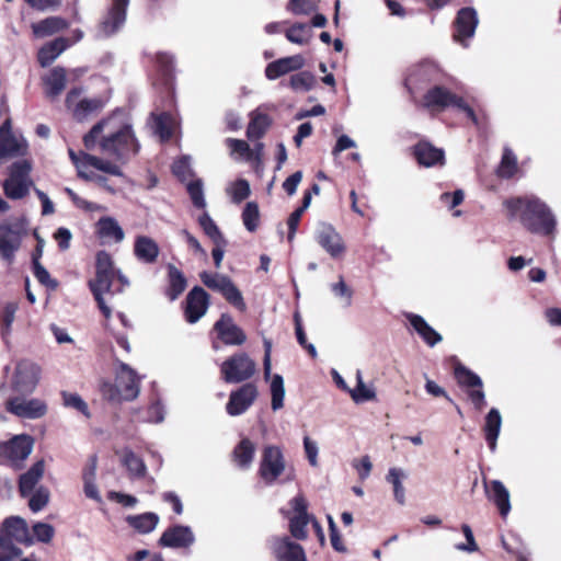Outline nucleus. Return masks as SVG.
<instances>
[{"instance_id":"a211bd4d","label":"nucleus","mask_w":561,"mask_h":561,"mask_svg":"<svg viewBox=\"0 0 561 561\" xmlns=\"http://www.w3.org/2000/svg\"><path fill=\"white\" fill-rule=\"evenodd\" d=\"M256 397L257 390L255 386L251 383L243 385L237 391L230 393L226 407L227 413L231 416L244 413L252 405Z\"/></svg>"},{"instance_id":"09e8293b","label":"nucleus","mask_w":561,"mask_h":561,"mask_svg":"<svg viewBox=\"0 0 561 561\" xmlns=\"http://www.w3.org/2000/svg\"><path fill=\"white\" fill-rule=\"evenodd\" d=\"M13 539L0 531V561H14L22 556L23 551Z\"/></svg>"},{"instance_id":"58836bf2","label":"nucleus","mask_w":561,"mask_h":561,"mask_svg":"<svg viewBox=\"0 0 561 561\" xmlns=\"http://www.w3.org/2000/svg\"><path fill=\"white\" fill-rule=\"evenodd\" d=\"M408 478V473L402 468L392 467L388 470L386 481L392 485L394 500L403 505L405 503V490L403 480Z\"/></svg>"},{"instance_id":"7c9ffc66","label":"nucleus","mask_w":561,"mask_h":561,"mask_svg":"<svg viewBox=\"0 0 561 561\" xmlns=\"http://www.w3.org/2000/svg\"><path fill=\"white\" fill-rule=\"evenodd\" d=\"M98 236L107 243H119L125 233L119 224L113 217H102L96 222Z\"/></svg>"},{"instance_id":"69168bd1","label":"nucleus","mask_w":561,"mask_h":561,"mask_svg":"<svg viewBox=\"0 0 561 561\" xmlns=\"http://www.w3.org/2000/svg\"><path fill=\"white\" fill-rule=\"evenodd\" d=\"M62 399H64V404L66 407L73 408L87 416L89 415L88 405L79 394L64 392Z\"/></svg>"},{"instance_id":"f8f14e48","label":"nucleus","mask_w":561,"mask_h":561,"mask_svg":"<svg viewBox=\"0 0 561 561\" xmlns=\"http://www.w3.org/2000/svg\"><path fill=\"white\" fill-rule=\"evenodd\" d=\"M41 368L37 364L23 359L16 364L12 387L20 393H32L39 381Z\"/></svg>"},{"instance_id":"aec40b11","label":"nucleus","mask_w":561,"mask_h":561,"mask_svg":"<svg viewBox=\"0 0 561 561\" xmlns=\"http://www.w3.org/2000/svg\"><path fill=\"white\" fill-rule=\"evenodd\" d=\"M477 25L478 16L477 12L472 8H463L459 10L455 21V41L460 43L463 47H467V39L474 35Z\"/></svg>"},{"instance_id":"5701e85b","label":"nucleus","mask_w":561,"mask_h":561,"mask_svg":"<svg viewBox=\"0 0 561 561\" xmlns=\"http://www.w3.org/2000/svg\"><path fill=\"white\" fill-rule=\"evenodd\" d=\"M115 273L95 272V278L89 282V287L98 302L103 316L108 319L112 316L111 308L106 305L103 295L111 293L112 282Z\"/></svg>"},{"instance_id":"864d4df0","label":"nucleus","mask_w":561,"mask_h":561,"mask_svg":"<svg viewBox=\"0 0 561 561\" xmlns=\"http://www.w3.org/2000/svg\"><path fill=\"white\" fill-rule=\"evenodd\" d=\"M517 171V159L511 149H504L501 163L497 168V175L510 179Z\"/></svg>"},{"instance_id":"4d7b16f0","label":"nucleus","mask_w":561,"mask_h":561,"mask_svg":"<svg viewBox=\"0 0 561 561\" xmlns=\"http://www.w3.org/2000/svg\"><path fill=\"white\" fill-rule=\"evenodd\" d=\"M34 542L49 543L55 536V528L47 523L37 522L32 527Z\"/></svg>"},{"instance_id":"4c0bfd02","label":"nucleus","mask_w":561,"mask_h":561,"mask_svg":"<svg viewBox=\"0 0 561 561\" xmlns=\"http://www.w3.org/2000/svg\"><path fill=\"white\" fill-rule=\"evenodd\" d=\"M408 319L413 329L430 346H434L442 341V335L428 325L421 316L409 314Z\"/></svg>"},{"instance_id":"de8ad7c7","label":"nucleus","mask_w":561,"mask_h":561,"mask_svg":"<svg viewBox=\"0 0 561 561\" xmlns=\"http://www.w3.org/2000/svg\"><path fill=\"white\" fill-rule=\"evenodd\" d=\"M316 83V78L310 71H300L289 78V87L295 92H308Z\"/></svg>"},{"instance_id":"1a4fd4ad","label":"nucleus","mask_w":561,"mask_h":561,"mask_svg":"<svg viewBox=\"0 0 561 561\" xmlns=\"http://www.w3.org/2000/svg\"><path fill=\"white\" fill-rule=\"evenodd\" d=\"M256 370L254 360L245 353H237L220 365L222 379L228 383H239L250 379Z\"/></svg>"},{"instance_id":"423d86ee","label":"nucleus","mask_w":561,"mask_h":561,"mask_svg":"<svg viewBox=\"0 0 561 561\" xmlns=\"http://www.w3.org/2000/svg\"><path fill=\"white\" fill-rule=\"evenodd\" d=\"M32 164L27 160H21L12 163L9 169V176L3 182V191L10 199H21L25 197L33 182L30 173Z\"/></svg>"},{"instance_id":"79ce46f5","label":"nucleus","mask_w":561,"mask_h":561,"mask_svg":"<svg viewBox=\"0 0 561 561\" xmlns=\"http://www.w3.org/2000/svg\"><path fill=\"white\" fill-rule=\"evenodd\" d=\"M330 290L341 307L348 308L353 304V289L346 284L343 276H339L337 282L330 284Z\"/></svg>"},{"instance_id":"412c9836","label":"nucleus","mask_w":561,"mask_h":561,"mask_svg":"<svg viewBox=\"0 0 561 561\" xmlns=\"http://www.w3.org/2000/svg\"><path fill=\"white\" fill-rule=\"evenodd\" d=\"M26 152L24 139L16 138L11 133V122L7 119L0 127V158H13Z\"/></svg>"},{"instance_id":"a18cd8bd","label":"nucleus","mask_w":561,"mask_h":561,"mask_svg":"<svg viewBox=\"0 0 561 561\" xmlns=\"http://www.w3.org/2000/svg\"><path fill=\"white\" fill-rule=\"evenodd\" d=\"M176 127L175 118L168 113H162L154 119V131L160 136L161 140L170 139Z\"/></svg>"},{"instance_id":"6ab92c4d","label":"nucleus","mask_w":561,"mask_h":561,"mask_svg":"<svg viewBox=\"0 0 561 561\" xmlns=\"http://www.w3.org/2000/svg\"><path fill=\"white\" fill-rule=\"evenodd\" d=\"M209 295L202 287H194L186 296L185 319L190 323L197 322L207 311Z\"/></svg>"},{"instance_id":"6e6d98bb","label":"nucleus","mask_w":561,"mask_h":561,"mask_svg":"<svg viewBox=\"0 0 561 561\" xmlns=\"http://www.w3.org/2000/svg\"><path fill=\"white\" fill-rule=\"evenodd\" d=\"M85 159L89 163V170H94L95 172L103 171L112 175H122L119 167L110 161H105L95 156L87 157Z\"/></svg>"},{"instance_id":"ddd939ff","label":"nucleus","mask_w":561,"mask_h":561,"mask_svg":"<svg viewBox=\"0 0 561 561\" xmlns=\"http://www.w3.org/2000/svg\"><path fill=\"white\" fill-rule=\"evenodd\" d=\"M33 450V439L27 435H19L10 442L0 444V458L8 460L12 466L19 467Z\"/></svg>"},{"instance_id":"bb28decb","label":"nucleus","mask_w":561,"mask_h":561,"mask_svg":"<svg viewBox=\"0 0 561 561\" xmlns=\"http://www.w3.org/2000/svg\"><path fill=\"white\" fill-rule=\"evenodd\" d=\"M486 497L493 502L502 517H506L511 511L510 492L500 480L483 481Z\"/></svg>"},{"instance_id":"6e6552de","label":"nucleus","mask_w":561,"mask_h":561,"mask_svg":"<svg viewBox=\"0 0 561 561\" xmlns=\"http://www.w3.org/2000/svg\"><path fill=\"white\" fill-rule=\"evenodd\" d=\"M290 511L282 510V514L289 520V533L297 540L308 537L307 526L312 523L314 516L307 512L308 503L302 494H298L289 501Z\"/></svg>"},{"instance_id":"b1692460","label":"nucleus","mask_w":561,"mask_h":561,"mask_svg":"<svg viewBox=\"0 0 561 561\" xmlns=\"http://www.w3.org/2000/svg\"><path fill=\"white\" fill-rule=\"evenodd\" d=\"M195 542V535L191 527L176 525L168 528L161 536L159 543L169 548H190Z\"/></svg>"},{"instance_id":"a878e982","label":"nucleus","mask_w":561,"mask_h":561,"mask_svg":"<svg viewBox=\"0 0 561 561\" xmlns=\"http://www.w3.org/2000/svg\"><path fill=\"white\" fill-rule=\"evenodd\" d=\"M306 60L301 55L283 57L270 62L265 68V76L268 80H276L291 71L304 68Z\"/></svg>"},{"instance_id":"9d476101","label":"nucleus","mask_w":561,"mask_h":561,"mask_svg":"<svg viewBox=\"0 0 561 561\" xmlns=\"http://www.w3.org/2000/svg\"><path fill=\"white\" fill-rule=\"evenodd\" d=\"M285 469L286 462L282 449L274 445L265 446L259 468V473L264 482L273 484Z\"/></svg>"},{"instance_id":"5fc2aeb1","label":"nucleus","mask_w":561,"mask_h":561,"mask_svg":"<svg viewBox=\"0 0 561 561\" xmlns=\"http://www.w3.org/2000/svg\"><path fill=\"white\" fill-rule=\"evenodd\" d=\"M455 376L458 382L468 389L482 388L481 378L463 366L456 367Z\"/></svg>"},{"instance_id":"680f3d73","label":"nucleus","mask_w":561,"mask_h":561,"mask_svg":"<svg viewBox=\"0 0 561 561\" xmlns=\"http://www.w3.org/2000/svg\"><path fill=\"white\" fill-rule=\"evenodd\" d=\"M461 530L463 533V536L466 538V543H458L455 546V548L459 551H463L467 553L477 552L479 550V546L474 539L473 531L471 527L467 524H463L461 526Z\"/></svg>"},{"instance_id":"4be33fe9","label":"nucleus","mask_w":561,"mask_h":561,"mask_svg":"<svg viewBox=\"0 0 561 561\" xmlns=\"http://www.w3.org/2000/svg\"><path fill=\"white\" fill-rule=\"evenodd\" d=\"M4 536L13 539L16 543L31 547L34 538L30 534L27 523L19 516H11L3 520L0 530Z\"/></svg>"},{"instance_id":"c756f323","label":"nucleus","mask_w":561,"mask_h":561,"mask_svg":"<svg viewBox=\"0 0 561 561\" xmlns=\"http://www.w3.org/2000/svg\"><path fill=\"white\" fill-rule=\"evenodd\" d=\"M414 156L419 163L426 168L442 165L445 160L444 151L427 141H421L414 147Z\"/></svg>"},{"instance_id":"f704fd0d","label":"nucleus","mask_w":561,"mask_h":561,"mask_svg":"<svg viewBox=\"0 0 561 561\" xmlns=\"http://www.w3.org/2000/svg\"><path fill=\"white\" fill-rule=\"evenodd\" d=\"M272 124L271 117L259 108L250 113V123L247 128V136L250 140H256L264 136Z\"/></svg>"},{"instance_id":"7ed1b4c3","label":"nucleus","mask_w":561,"mask_h":561,"mask_svg":"<svg viewBox=\"0 0 561 561\" xmlns=\"http://www.w3.org/2000/svg\"><path fill=\"white\" fill-rule=\"evenodd\" d=\"M101 391L111 401L135 400L140 391V377L127 364L119 363L115 383L104 382Z\"/></svg>"},{"instance_id":"2eb2a0df","label":"nucleus","mask_w":561,"mask_h":561,"mask_svg":"<svg viewBox=\"0 0 561 561\" xmlns=\"http://www.w3.org/2000/svg\"><path fill=\"white\" fill-rule=\"evenodd\" d=\"M7 409L19 417L30 420L43 417L47 413L46 402L38 398H11L7 402Z\"/></svg>"},{"instance_id":"338daca9","label":"nucleus","mask_w":561,"mask_h":561,"mask_svg":"<svg viewBox=\"0 0 561 561\" xmlns=\"http://www.w3.org/2000/svg\"><path fill=\"white\" fill-rule=\"evenodd\" d=\"M33 267H34V275L41 284L49 286L51 288H55L57 286V283L50 278L49 273L39 263L37 257H33Z\"/></svg>"},{"instance_id":"a19ab883","label":"nucleus","mask_w":561,"mask_h":561,"mask_svg":"<svg viewBox=\"0 0 561 561\" xmlns=\"http://www.w3.org/2000/svg\"><path fill=\"white\" fill-rule=\"evenodd\" d=\"M168 277L169 287L167 289V296L173 301L185 290L186 278L183 273L172 264L168 266Z\"/></svg>"},{"instance_id":"e2e57ef3","label":"nucleus","mask_w":561,"mask_h":561,"mask_svg":"<svg viewBox=\"0 0 561 561\" xmlns=\"http://www.w3.org/2000/svg\"><path fill=\"white\" fill-rule=\"evenodd\" d=\"M172 171L182 181L190 179L192 175L191 158L184 156L176 160L172 165Z\"/></svg>"},{"instance_id":"603ef678","label":"nucleus","mask_w":561,"mask_h":561,"mask_svg":"<svg viewBox=\"0 0 561 561\" xmlns=\"http://www.w3.org/2000/svg\"><path fill=\"white\" fill-rule=\"evenodd\" d=\"M285 35L290 43L305 45L309 43L311 32L307 24L296 23L286 31Z\"/></svg>"},{"instance_id":"473e14b6","label":"nucleus","mask_w":561,"mask_h":561,"mask_svg":"<svg viewBox=\"0 0 561 561\" xmlns=\"http://www.w3.org/2000/svg\"><path fill=\"white\" fill-rule=\"evenodd\" d=\"M45 463L43 460L36 461L25 473L20 477V493L22 496H28L35 491L36 484L43 478Z\"/></svg>"},{"instance_id":"0e129e2a","label":"nucleus","mask_w":561,"mask_h":561,"mask_svg":"<svg viewBox=\"0 0 561 561\" xmlns=\"http://www.w3.org/2000/svg\"><path fill=\"white\" fill-rule=\"evenodd\" d=\"M187 191L191 196V199L194 206L198 208H204L206 206V202L204 198L203 184L199 180L193 181L187 184Z\"/></svg>"},{"instance_id":"f3484780","label":"nucleus","mask_w":561,"mask_h":561,"mask_svg":"<svg viewBox=\"0 0 561 561\" xmlns=\"http://www.w3.org/2000/svg\"><path fill=\"white\" fill-rule=\"evenodd\" d=\"M316 240L333 259L341 257L345 244L341 234L330 225L322 224L316 232Z\"/></svg>"},{"instance_id":"0eeeda50","label":"nucleus","mask_w":561,"mask_h":561,"mask_svg":"<svg viewBox=\"0 0 561 561\" xmlns=\"http://www.w3.org/2000/svg\"><path fill=\"white\" fill-rule=\"evenodd\" d=\"M202 283L209 289L220 293L225 299L240 311L247 309L243 296L233 282L227 275L219 273L202 272Z\"/></svg>"},{"instance_id":"39448f33","label":"nucleus","mask_w":561,"mask_h":561,"mask_svg":"<svg viewBox=\"0 0 561 561\" xmlns=\"http://www.w3.org/2000/svg\"><path fill=\"white\" fill-rule=\"evenodd\" d=\"M27 226L28 221L24 217L12 224L0 225V259L7 264L13 263L22 239L27 233Z\"/></svg>"},{"instance_id":"e433bc0d","label":"nucleus","mask_w":561,"mask_h":561,"mask_svg":"<svg viewBox=\"0 0 561 561\" xmlns=\"http://www.w3.org/2000/svg\"><path fill=\"white\" fill-rule=\"evenodd\" d=\"M502 426V416L497 409L492 408L485 416L484 434L491 451L496 449V440Z\"/></svg>"},{"instance_id":"3c124183","label":"nucleus","mask_w":561,"mask_h":561,"mask_svg":"<svg viewBox=\"0 0 561 561\" xmlns=\"http://www.w3.org/2000/svg\"><path fill=\"white\" fill-rule=\"evenodd\" d=\"M226 192L234 204H240L251 194L250 184L243 179L230 183L226 188Z\"/></svg>"},{"instance_id":"72a5a7b5","label":"nucleus","mask_w":561,"mask_h":561,"mask_svg":"<svg viewBox=\"0 0 561 561\" xmlns=\"http://www.w3.org/2000/svg\"><path fill=\"white\" fill-rule=\"evenodd\" d=\"M67 73L65 68H53L43 79L45 84V93L48 98H57L65 89Z\"/></svg>"},{"instance_id":"f03ea898","label":"nucleus","mask_w":561,"mask_h":561,"mask_svg":"<svg viewBox=\"0 0 561 561\" xmlns=\"http://www.w3.org/2000/svg\"><path fill=\"white\" fill-rule=\"evenodd\" d=\"M510 219L518 218L533 233L552 236L557 220L550 208L537 197H513L503 203Z\"/></svg>"},{"instance_id":"13d9d810","label":"nucleus","mask_w":561,"mask_h":561,"mask_svg":"<svg viewBox=\"0 0 561 561\" xmlns=\"http://www.w3.org/2000/svg\"><path fill=\"white\" fill-rule=\"evenodd\" d=\"M30 495L28 506L34 513L42 511L48 504L49 491L44 486L37 488Z\"/></svg>"},{"instance_id":"393cba45","label":"nucleus","mask_w":561,"mask_h":561,"mask_svg":"<svg viewBox=\"0 0 561 561\" xmlns=\"http://www.w3.org/2000/svg\"><path fill=\"white\" fill-rule=\"evenodd\" d=\"M219 339L227 345H241L245 342L244 332L233 322L232 318L224 313L215 323Z\"/></svg>"},{"instance_id":"4468645a","label":"nucleus","mask_w":561,"mask_h":561,"mask_svg":"<svg viewBox=\"0 0 561 561\" xmlns=\"http://www.w3.org/2000/svg\"><path fill=\"white\" fill-rule=\"evenodd\" d=\"M81 89H72L66 98V105L78 121L85 119L89 115L99 112L105 105L101 98L81 99Z\"/></svg>"},{"instance_id":"774afa93","label":"nucleus","mask_w":561,"mask_h":561,"mask_svg":"<svg viewBox=\"0 0 561 561\" xmlns=\"http://www.w3.org/2000/svg\"><path fill=\"white\" fill-rule=\"evenodd\" d=\"M352 467L357 471L360 480H366L371 472L373 463L369 456H363L359 459H354Z\"/></svg>"},{"instance_id":"2f4dec72","label":"nucleus","mask_w":561,"mask_h":561,"mask_svg":"<svg viewBox=\"0 0 561 561\" xmlns=\"http://www.w3.org/2000/svg\"><path fill=\"white\" fill-rule=\"evenodd\" d=\"M71 46L69 38L58 37L47 44H45L38 50V62L42 67H47L54 62V60L60 56L68 47Z\"/></svg>"},{"instance_id":"c85d7f7f","label":"nucleus","mask_w":561,"mask_h":561,"mask_svg":"<svg viewBox=\"0 0 561 561\" xmlns=\"http://www.w3.org/2000/svg\"><path fill=\"white\" fill-rule=\"evenodd\" d=\"M263 367H264V378L266 380L271 378V394H272L271 405L274 411H277V410L282 409L284 405V398H285L284 379L278 374L271 376L272 363H271V356H268V354H264Z\"/></svg>"},{"instance_id":"37998d69","label":"nucleus","mask_w":561,"mask_h":561,"mask_svg":"<svg viewBox=\"0 0 561 561\" xmlns=\"http://www.w3.org/2000/svg\"><path fill=\"white\" fill-rule=\"evenodd\" d=\"M356 387L348 390V393L351 394L355 403H364L367 401H371L376 398V391L374 387L368 386L364 382L360 370L356 371Z\"/></svg>"},{"instance_id":"cd10ccee","label":"nucleus","mask_w":561,"mask_h":561,"mask_svg":"<svg viewBox=\"0 0 561 561\" xmlns=\"http://www.w3.org/2000/svg\"><path fill=\"white\" fill-rule=\"evenodd\" d=\"M160 254V247L152 238L139 234L135 238L134 255L144 264H154Z\"/></svg>"},{"instance_id":"9b49d317","label":"nucleus","mask_w":561,"mask_h":561,"mask_svg":"<svg viewBox=\"0 0 561 561\" xmlns=\"http://www.w3.org/2000/svg\"><path fill=\"white\" fill-rule=\"evenodd\" d=\"M267 546L275 561H307L304 548L288 536H273Z\"/></svg>"},{"instance_id":"f257e3e1","label":"nucleus","mask_w":561,"mask_h":561,"mask_svg":"<svg viewBox=\"0 0 561 561\" xmlns=\"http://www.w3.org/2000/svg\"><path fill=\"white\" fill-rule=\"evenodd\" d=\"M87 149H94L96 142L102 153L117 160L136 154L139 144L135 138L131 126L121 114H114L95 124L83 138Z\"/></svg>"},{"instance_id":"c9c22d12","label":"nucleus","mask_w":561,"mask_h":561,"mask_svg":"<svg viewBox=\"0 0 561 561\" xmlns=\"http://www.w3.org/2000/svg\"><path fill=\"white\" fill-rule=\"evenodd\" d=\"M68 22L60 16H50L32 24L33 34L44 38L68 27Z\"/></svg>"},{"instance_id":"dca6fc26","label":"nucleus","mask_w":561,"mask_h":561,"mask_svg":"<svg viewBox=\"0 0 561 561\" xmlns=\"http://www.w3.org/2000/svg\"><path fill=\"white\" fill-rule=\"evenodd\" d=\"M129 0H113L107 15L101 22L96 36L105 38L115 34L126 21Z\"/></svg>"},{"instance_id":"8fccbe9b","label":"nucleus","mask_w":561,"mask_h":561,"mask_svg":"<svg viewBox=\"0 0 561 561\" xmlns=\"http://www.w3.org/2000/svg\"><path fill=\"white\" fill-rule=\"evenodd\" d=\"M242 222L249 232H254L260 225V209L255 202H249L242 211Z\"/></svg>"},{"instance_id":"ea45409f","label":"nucleus","mask_w":561,"mask_h":561,"mask_svg":"<svg viewBox=\"0 0 561 561\" xmlns=\"http://www.w3.org/2000/svg\"><path fill=\"white\" fill-rule=\"evenodd\" d=\"M254 455L255 445L249 438H243L233 449V460L242 469L251 466Z\"/></svg>"},{"instance_id":"20e7f679","label":"nucleus","mask_w":561,"mask_h":561,"mask_svg":"<svg viewBox=\"0 0 561 561\" xmlns=\"http://www.w3.org/2000/svg\"><path fill=\"white\" fill-rule=\"evenodd\" d=\"M423 106L432 112H442L448 107H455L465 112L474 124L478 122L473 110L465 99L443 85H435L424 94Z\"/></svg>"},{"instance_id":"052dcab7","label":"nucleus","mask_w":561,"mask_h":561,"mask_svg":"<svg viewBox=\"0 0 561 561\" xmlns=\"http://www.w3.org/2000/svg\"><path fill=\"white\" fill-rule=\"evenodd\" d=\"M286 9L294 15H308L316 10V5L312 0H289Z\"/></svg>"},{"instance_id":"bf43d9fd","label":"nucleus","mask_w":561,"mask_h":561,"mask_svg":"<svg viewBox=\"0 0 561 561\" xmlns=\"http://www.w3.org/2000/svg\"><path fill=\"white\" fill-rule=\"evenodd\" d=\"M198 222L203 228L204 232L211 239L213 242L225 239L214 220L207 213H204L199 218Z\"/></svg>"},{"instance_id":"c03bdc74","label":"nucleus","mask_w":561,"mask_h":561,"mask_svg":"<svg viewBox=\"0 0 561 561\" xmlns=\"http://www.w3.org/2000/svg\"><path fill=\"white\" fill-rule=\"evenodd\" d=\"M128 524L141 534L152 531L158 525L159 517L154 513H145L137 516H128Z\"/></svg>"},{"instance_id":"49530a36","label":"nucleus","mask_w":561,"mask_h":561,"mask_svg":"<svg viewBox=\"0 0 561 561\" xmlns=\"http://www.w3.org/2000/svg\"><path fill=\"white\" fill-rule=\"evenodd\" d=\"M122 462L129 471L130 476L135 478H141L146 473V466L141 458L135 455L130 449H124L122 451Z\"/></svg>"}]
</instances>
